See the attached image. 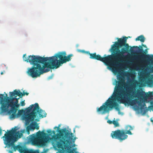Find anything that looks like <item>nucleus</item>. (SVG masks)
I'll return each mask as SVG.
<instances>
[{
	"mask_svg": "<svg viewBox=\"0 0 153 153\" xmlns=\"http://www.w3.org/2000/svg\"><path fill=\"white\" fill-rule=\"evenodd\" d=\"M119 80L116 81V85L114 89V93L113 96L109 98L108 100L102 106L98 108L97 112L99 114H102L109 111L113 108L117 111H119L120 108L118 104L113 101L114 99L120 103L126 104H129L131 105H134L136 103L138 104L140 107L141 110L143 109L146 106V102L143 101L144 96L146 94L145 92L142 90H138L136 93L133 95L134 97H137L140 100L135 99L131 100L132 99V95L131 93L132 92V90L134 89L136 86L139 84L138 81L137 80L133 81V84L131 87L127 86L125 90L123 89V85L125 84V80L123 77L119 76L117 78Z\"/></svg>",
	"mask_w": 153,
	"mask_h": 153,
	"instance_id": "f257e3e1",
	"label": "nucleus"
},
{
	"mask_svg": "<svg viewBox=\"0 0 153 153\" xmlns=\"http://www.w3.org/2000/svg\"><path fill=\"white\" fill-rule=\"evenodd\" d=\"M66 55L64 51L58 52L51 57H44L32 55L29 56L27 58L25 54L23 58L25 61L33 65L31 68H28L27 74L33 78H36L49 71L50 69L57 68L63 64L71 61L73 55L71 54L67 56Z\"/></svg>",
	"mask_w": 153,
	"mask_h": 153,
	"instance_id": "f03ea898",
	"label": "nucleus"
},
{
	"mask_svg": "<svg viewBox=\"0 0 153 153\" xmlns=\"http://www.w3.org/2000/svg\"><path fill=\"white\" fill-rule=\"evenodd\" d=\"M15 127L10 130H7L2 137L4 143L6 146L8 148L11 146V150H9V152L13 153L17 150L20 153H34L35 151L33 150H29L19 145L15 146V142L18 138H21L24 132L23 131H21V132L19 131H17V129Z\"/></svg>",
	"mask_w": 153,
	"mask_h": 153,
	"instance_id": "7ed1b4c3",
	"label": "nucleus"
},
{
	"mask_svg": "<svg viewBox=\"0 0 153 153\" xmlns=\"http://www.w3.org/2000/svg\"><path fill=\"white\" fill-rule=\"evenodd\" d=\"M128 38L124 36L123 39H118V42H115L112 45L111 49L112 54L109 55L111 68L122 62V59L126 56L124 54L129 51V46L126 43Z\"/></svg>",
	"mask_w": 153,
	"mask_h": 153,
	"instance_id": "20e7f679",
	"label": "nucleus"
},
{
	"mask_svg": "<svg viewBox=\"0 0 153 153\" xmlns=\"http://www.w3.org/2000/svg\"><path fill=\"white\" fill-rule=\"evenodd\" d=\"M34 105H30L26 109V112L22 116V119L25 121V125H28L30 122L34 121L35 114L37 111V108L39 107V104L36 103Z\"/></svg>",
	"mask_w": 153,
	"mask_h": 153,
	"instance_id": "39448f33",
	"label": "nucleus"
},
{
	"mask_svg": "<svg viewBox=\"0 0 153 153\" xmlns=\"http://www.w3.org/2000/svg\"><path fill=\"white\" fill-rule=\"evenodd\" d=\"M133 130V128L131 126L127 125L125 127V130L118 129L112 131L111 136L113 139H117L122 142L127 138L128 136L127 134H132L131 131Z\"/></svg>",
	"mask_w": 153,
	"mask_h": 153,
	"instance_id": "423d86ee",
	"label": "nucleus"
},
{
	"mask_svg": "<svg viewBox=\"0 0 153 153\" xmlns=\"http://www.w3.org/2000/svg\"><path fill=\"white\" fill-rule=\"evenodd\" d=\"M45 133L39 131L37 132L36 135L32 134L31 135L30 140L32 144L34 146H45L49 140V137L44 136Z\"/></svg>",
	"mask_w": 153,
	"mask_h": 153,
	"instance_id": "0eeeda50",
	"label": "nucleus"
},
{
	"mask_svg": "<svg viewBox=\"0 0 153 153\" xmlns=\"http://www.w3.org/2000/svg\"><path fill=\"white\" fill-rule=\"evenodd\" d=\"M59 134H55V132L54 131H53V134H54L52 136V138H50V140H52L53 142L52 143V145L54 148L57 147V144L58 142L62 139V138L65 137L66 134H69V136L70 137L73 138L74 137V134L73 133L71 132V131H69L67 130L66 128H65L59 130L58 131Z\"/></svg>",
	"mask_w": 153,
	"mask_h": 153,
	"instance_id": "6e6552de",
	"label": "nucleus"
},
{
	"mask_svg": "<svg viewBox=\"0 0 153 153\" xmlns=\"http://www.w3.org/2000/svg\"><path fill=\"white\" fill-rule=\"evenodd\" d=\"M135 48H138L139 52H142L138 57L136 58V59L141 62L147 65H153V55H150L146 54V53L143 51L142 46L140 45L139 47L137 46H134Z\"/></svg>",
	"mask_w": 153,
	"mask_h": 153,
	"instance_id": "1a4fd4ad",
	"label": "nucleus"
},
{
	"mask_svg": "<svg viewBox=\"0 0 153 153\" xmlns=\"http://www.w3.org/2000/svg\"><path fill=\"white\" fill-rule=\"evenodd\" d=\"M82 52L89 55L90 58L100 60L103 62L106 65L111 68L109 55L106 56V54L104 55L103 57H101L100 55H97L96 53H91L89 51H85L84 50L82 51Z\"/></svg>",
	"mask_w": 153,
	"mask_h": 153,
	"instance_id": "9d476101",
	"label": "nucleus"
},
{
	"mask_svg": "<svg viewBox=\"0 0 153 153\" xmlns=\"http://www.w3.org/2000/svg\"><path fill=\"white\" fill-rule=\"evenodd\" d=\"M9 97H8L7 94H5V96L4 94H0V104L1 106L0 107V114L1 115L3 109L5 108V105L7 103H5V101H8Z\"/></svg>",
	"mask_w": 153,
	"mask_h": 153,
	"instance_id": "9b49d317",
	"label": "nucleus"
},
{
	"mask_svg": "<svg viewBox=\"0 0 153 153\" xmlns=\"http://www.w3.org/2000/svg\"><path fill=\"white\" fill-rule=\"evenodd\" d=\"M16 96H15L14 97H9L8 101H5L6 102L5 103H7L5 105V109H3L1 115H4L6 114L5 113H7V111L9 110V107L12 106L14 100L16 99Z\"/></svg>",
	"mask_w": 153,
	"mask_h": 153,
	"instance_id": "f8f14e48",
	"label": "nucleus"
},
{
	"mask_svg": "<svg viewBox=\"0 0 153 153\" xmlns=\"http://www.w3.org/2000/svg\"><path fill=\"white\" fill-rule=\"evenodd\" d=\"M153 93L152 92H149V93H146V94L144 95L143 101L146 103H150V106H149L148 108L153 111V100L151 98Z\"/></svg>",
	"mask_w": 153,
	"mask_h": 153,
	"instance_id": "ddd939ff",
	"label": "nucleus"
},
{
	"mask_svg": "<svg viewBox=\"0 0 153 153\" xmlns=\"http://www.w3.org/2000/svg\"><path fill=\"white\" fill-rule=\"evenodd\" d=\"M19 98H17L15 100L16 101H14L13 104L12 106H11V109L9 110V113L13 112V114H12V117H14V114L16 112H17L18 109L17 108L19 106V104H18L19 101L18 100Z\"/></svg>",
	"mask_w": 153,
	"mask_h": 153,
	"instance_id": "4468645a",
	"label": "nucleus"
},
{
	"mask_svg": "<svg viewBox=\"0 0 153 153\" xmlns=\"http://www.w3.org/2000/svg\"><path fill=\"white\" fill-rule=\"evenodd\" d=\"M9 110H8L7 111V112L8 114L10 115V118L11 119H14L15 118H16L17 117H18L20 116H21L23 113V110H19L18 111V113L16 114V112L14 114V117H12V114H13V112H12L10 113V114L9 113Z\"/></svg>",
	"mask_w": 153,
	"mask_h": 153,
	"instance_id": "2eb2a0df",
	"label": "nucleus"
},
{
	"mask_svg": "<svg viewBox=\"0 0 153 153\" xmlns=\"http://www.w3.org/2000/svg\"><path fill=\"white\" fill-rule=\"evenodd\" d=\"M38 114L39 115V117L42 118L46 117L47 114L44 111L40 108L39 106L38 108H37V111L35 114V118Z\"/></svg>",
	"mask_w": 153,
	"mask_h": 153,
	"instance_id": "dca6fc26",
	"label": "nucleus"
},
{
	"mask_svg": "<svg viewBox=\"0 0 153 153\" xmlns=\"http://www.w3.org/2000/svg\"><path fill=\"white\" fill-rule=\"evenodd\" d=\"M36 124H37V123L36 122H35L34 123H32L30 124V126H29L27 127L26 129L27 133L28 134H30V130H34L35 129V126Z\"/></svg>",
	"mask_w": 153,
	"mask_h": 153,
	"instance_id": "f3484780",
	"label": "nucleus"
},
{
	"mask_svg": "<svg viewBox=\"0 0 153 153\" xmlns=\"http://www.w3.org/2000/svg\"><path fill=\"white\" fill-rule=\"evenodd\" d=\"M145 40V38L143 35H141L139 36H138L135 39V40L136 41H140L142 42H144Z\"/></svg>",
	"mask_w": 153,
	"mask_h": 153,
	"instance_id": "a211bd4d",
	"label": "nucleus"
},
{
	"mask_svg": "<svg viewBox=\"0 0 153 153\" xmlns=\"http://www.w3.org/2000/svg\"><path fill=\"white\" fill-rule=\"evenodd\" d=\"M13 92L15 96L16 95L17 96H18L19 97H20L21 98V94H22V92L20 91H19L16 90V89L15 90L13 91Z\"/></svg>",
	"mask_w": 153,
	"mask_h": 153,
	"instance_id": "6ab92c4d",
	"label": "nucleus"
},
{
	"mask_svg": "<svg viewBox=\"0 0 153 153\" xmlns=\"http://www.w3.org/2000/svg\"><path fill=\"white\" fill-rule=\"evenodd\" d=\"M113 124L114 125L115 127L119 126V124L118 122L117 121L113 120Z\"/></svg>",
	"mask_w": 153,
	"mask_h": 153,
	"instance_id": "aec40b11",
	"label": "nucleus"
},
{
	"mask_svg": "<svg viewBox=\"0 0 153 153\" xmlns=\"http://www.w3.org/2000/svg\"><path fill=\"white\" fill-rule=\"evenodd\" d=\"M29 94L27 92H25L24 91L23 92V93H22V94H21V98L23 96H24L25 94L26 95H28Z\"/></svg>",
	"mask_w": 153,
	"mask_h": 153,
	"instance_id": "412c9836",
	"label": "nucleus"
},
{
	"mask_svg": "<svg viewBox=\"0 0 153 153\" xmlns=\"http://www.w3.org/2000/svg\"><path fill=\"white\" fill-rule=\"evenodd\" d=\"M10 97H13V96L15 97V96L13 92H10Z\"/></svg>",
	"mask_w": 153,
	"mask_h": 153,
	"instance_id": "4be33fe9",
	"label": "nucleus"
},
{
	"mask_svg": "<svg viewBox=\"0 0 153 153\" xmlns=\"http://www.w3.org/2000/svg\"><path fill=\"white\" fill-rule=\"evenodd\" d=\"M21 105L22 106H24L25 105V100L22 101L21 103Z\"/></svg>",
	"mask_w": 153,
	"mask_h": 153,
	"instance_id": "5701e85b",
	"label": "nucleus"
},
{
	"mask_svg": "<svg viewBox=\"0 0 153 153\" xmlns=\"http://www.w3.org/2000/svg\"><path fill=\"white\" fill-rule=\"evenodd\" d=\"M107 122L109 124H113V121H111L110 120H108L107 121Z\"/></svg>",
	"mask_w": 153,
	"mask_h": 153,
	"instance_id": "b1692460",
	"label": "nucleus"
},
{
	"mask_svg": "<svg viewBox=\"0 0 153 153\" xmlns=\"http://www.w3.org/2000/svg\"><path fill=\"white\" fill-rule=\"evenodd\" d=\"M39 127L38 126V124L37 123V124H36L35 126V129H36L37 130H38L39 129Z\"/></svg>",
	"mask_w": 153,
	"mask_h": 153,
	"instance_id": "393cba45",
	"label": "nucleus"
},
{
	"mask_svg": "<svg viewBox=\"0 0 153 153\" xmlns=\"http://www.w3.org/2000/svg\"><path fill=\"white\" fill-rule=\"evenodd\" d=\"M47 132L49 134H52V131L50 129L47 130Z\"/></svg>",
	"mask_w": 153,
	"mask_h": 153,
	"instance_id": "a878e982",
	"label": "nucleus"
},
{
	"mask_svg": "<svg viewBox=\"0 0 153 153\" xmlns=\"http://www.w3.org/2000/svg\"><path fill=\"white\" fill-rule=\"evenodd\" d=\"M48 149H44L43 150V152L44 153H46L48 151Z\"/></svg>",
	"mask_w": 153,
	"mask_h": 153,
	"instance_id": "bb28decb",
	"label": "nucleus"
},
{
	"mask_svg": "<svg viewBox=\"0 0 153 153\" xmlns=\"http://www.w3.org/2000/svg\"><path fill=\"white\" fill-rule=\"evenodd\" d=\"M53 75H52L50 76H49L48 78V79L49 80L50 79H51L53 78Z\"/></svg>",
	"mask_w": 153,
	"mask_h": 153,
	"instance_id": "cd10ccee",
	"label": "nucleus"
},
{
	"mask_svg": "<svg viewBox=\"0 0 153 153\" xmlns=\"http://www.w3.org/2000/svg\"><path fill=\"white\" fill-rule=\"evenodd\" d=\"M150 71L151 73H153V66L150 69Z\"/></svg>",
	"mask_w": 153,
	"mask_h": 153,
	"instance_id": "c85d7f7f",
	"label": "nucleus"
},
{
	"mask_svg": "<svg viewBox=\"0 0 153 153\" xmlns=\"http://www.w3.org/2000/svg\"><path fill=\"white\" fill-rule=\"evenodd\" d=\"M2 134V130L1 129V128H0V135H1Z\"/></svg>",
	"mask_w": 153,
	"mask_h": 153,
	"instance_id": "c756f323",
	"label": "nucleus"
},
{
	"mask_svg": "<svg viewBox=\"0 0 153 153\" xmlns=\"http://www.w3.org/2000/svg\"><path fill=\"white\" fill-rule=\"evenodd\" d=\"M142 46H143L144 47L146 48V45H143V44H142Z\"/></svg>",
	"mask_w": 153,
	"mask_h": 153,
	"instance_id": "7c9ffc66",
	"label": "nucleus"
},
{
	"mask_svg": "<svg viewBox=\"0 0 153 153\" xmlns=\"http://www.w3.org/2000/svg\"><path fill=\"white\" fill-rule=\"evenodd\" d=\"M60 126L59 125V126L58 127H55L54 128H58V129H59V127H60Z\"/></svg>",
	"mask_w": 153,
	"mask_h": 153,
	"instance_id": "2f4dec72",
	"label": "nucleus"
},
{
	"mask_svg": "<svg viewBox=\"0 0 153 153\" xmlns=\"http://www.w3.org/2000/svg\"><path fill=\"white\" fill-rule=\"evenodd\" d=\"M4 74V73H3V72H1V75H2V74Z\"/></svg>",
	"mask_w": 153,
	"mask_h": 153,
	"instance_id": "473e14b6",
	"label": "nucleus"
},
{
	"mask_svg": "<svg viewBox=\"0 0 153 153\" xmlns=\"http://www.w3.org/2000/svg\"><path fill=\"white\" fill-rule=\"evenodd\" d=\"M35 121H39V120H38V119H35Z\"/></svg>",
	"mask_w": 153,
	"mask_h": 153,
	"instance_id": "72a5a7b5",
	"label": "nucleus"
},
{
	"mask_svg": "<svg viewBox=\"0 0 153 153\" xmlns=\"http://www.w3.org/2000/svg\"><path fill=\"white\" fill-rule=\"evenodd\" d=\"M151 121L153 123V120L152 119H151Z\"/></svg>",
	"mask_w": 153,
	"mask_h": 153,
	"instance_id": "f704fd0d",
	"label": "nucleus"
},
{
	"mask_svg": "<svg viewBox=\"0 0 153 153\" xmlns=\"http://www.w3.org/2000/svg\"><path fill=\"white\" fill-rule=\"evenodd\" d=\"M74 132L75 131V130L74 129Z\"/></svg>",
	"mask_w": 153,
	"mask_h": 153,
	"instance_id": "c9c22d12",
	"label": "nucleus"
},
{
	"mask_svg": "<svg viewBox=\"0 0 153 153\" xmlns=\"http://www.w3.org/2000/svg\"><path fill=\"white\" fill-rule=\"evenodd\" d=\"M6 94V93H5V92H4V94Z\"/></svg>",
	"mask_w": 153,
	"mask_h": 153,
	"instance_id": "e433bc0d",
	"label": "nucleus"
},
{
	"mask_svg": "<svg viewBox=\"0 0 153 153\" xmlns=\"http://www.w3.org/2000/svg\"><path fill=\"white\" fill-rule=\"evenodd\" d=\"M34 153H36V152L35 151Z\"/></svg>",
	"mask_w": 153,
	"mask_h": 153,
	"instance_id": "4c0bfd02",
	"label": "nucleus"
}]
</instances>
